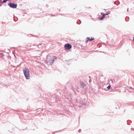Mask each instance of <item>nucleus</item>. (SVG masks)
I'll return each instance as SVG.
<instances>
[{"label":"nucleus","instance_id":"f257e3e1","mask_svg":"<svg viewBox=\"0 0 134 134\" xmlns=\"http://www.w3.org/2000/svg\"><path fill=\"white\" fill-rule=\"evenodd\" d=\"M23 73L26 79H30V71L29 69L25 67L23 69Z\"/></svg>","mask_w":134,"mask_h":134},{"label":"nucleus","instance_id":"f03ea898","mask_svg":"<svg viewBox=\"0 0 134 134\" xmlns=\"http://www.w3.org/2000/svg\"><path fill=\"white\" fill-rule=\"evenodd\" d=\"M64 47L66 49L69 50L72 48V46L70 44L67 43L64 45Z\"/></svg>","mask_w":134,"mask_h":134},{"label":"nucleus","instance_id":"7ed1b4c3","mask_svg":"<svg viewBox=\"0 0 134 134\" xmlns=\"http://www.w3.org/2000/svg\"><path fill=\"white\" fill-rule=\"evenodd\" d=\"M8 5L10 7L13 8H15L17 7V4L14 3H9L8 4Z\"/></svg>","mask_w":134,"mask_h":134},{"label":"nucleus","instance_id":"20e7f679","mask_svg":"<svg viewBox=\"0 0 134 134\" xmlns=\"http://www.w3.org/2000/svg\"><path fill=\"white\" fill-rule=\"evenodd\" d=\"M94 39V38L93 37H87V41H91L93 40Z\"/></svg>","mask_w":134,"mask_h":134},{"label":"nucleus","instance_id":"39448f33","mask_svg":"<svg viewBox=\"0 0 134 134\" xmlns=\"http://www.w3.org/2000/svg\"><path fill=\"white\" fill-rule=\"evenodd\" d=\"M80 85L81 86H82L83 88L84 86H85V85L83 82H81Z\"/></svg>","mask_w":134,"mask_h":134},{"label":"nucleus","instance_id":"423d86ee","mask_svg":"<svg viewBox=\"0 0 134 134\" xmlns=\"http://www.w3.org/2000/svg\"><path fill=\"white\" fill-rule=\"evenodd\" d=\"M4 56V55L2 53H0V57L2 58H3Z\"/></svg>","mask_w":134,"mask_h":134},{"label":"nucleus","instance_id":"0eeeda50","mask_svg":"<svg viewBox=\"0 0 134 134\" xmlns=\"http://www.w3.org/2000/svg\"><path fill=\"white\" fill-rule=\"evenodd\" d=\"M54 57V58H52L51 59V60H52V62L54 61V58L55 59H56V58H56L55 57Z\"/></svg>","mask_w":134,"mask_h":134},{"label":"nucleus","instance_id":"6e6552de","mask_svg":"<svg viewBox=\"0 0 134 134\" xmlns=\"http://www.w3.org/2000/svg\"><path fill=\"white\" fill-rule=\"evenodd\" d=\"M103 18L102 17H101L98 18L99 19L101 20H103Z\"/></svg>","mask_w":134,"mask_h":134},{"label":"nucleus","instance_id":"1a4fd4ad","mask_svg":"<svg viewBox=\"0 0 134 134\" xmlns=\"http://www.w3.org/2000/svg\"><path fill=\"white\" fill-rule=\"evenodd\" d=\"M111 87V86L110 85H109L107 87V88L108 90H109L110 89Z\"/></svg>","mask_w":134,"mask_h":134},{"label":"nucleus","instance_id":"9d476101","mask_svg":"<svg viewBox=\"0 0 134 134\" xmlns=\"http://www.w3.org/2000/svg\"><path fill=\"white\" fill-rule=\"evenodd\" d=\"M41 45H42V44H40V43L38 45V47L39 48H41Z\"/></svg>","mask_w":134,"mask_h":134},{"label":"nucleus","instance_id":"9b49d317","mask_svg":"<svg viewBox=\"0 0 134 134\" xmlns=\"http://www.w3.org/2000/svg\"><path fill=\"white\" fill-rule=\"evenodd\" d=\"M9 0H4V1H3V3H5L6 2L8 1Z\"/></svg>","mask_w":134,"mask_h":134},{"label":"nucleus","instance_id":"f8f14e48","mask_svg":"<svg viewBox=\"0 0 134 134\" xmlns=\"http://www.w3.org/2000/svg\"><path fill=\"white\" fill-rule=\"evenodd\" d=\"M105 15H106L105 14H103L102 17L103 18H104L105 17Z\"/></svg>","mask_w":134,"mask_h":134},{"label":"nucleus","instance_id":"ddd939ff","mask_svg":"<svg viewBox=\"0 0 134 134\" xmlns=\"http://www.w3.org/2000/svg\"><path fill=\"white\" fill-rule=\"evenodd\" d=\"M110 13V11L109 12L107 13H105V15H107L109 14Z\"/></svg>","mask_w":134,"mask_h":134},{"label":"nucleus","instance_id":"4468645a","mask_svg":"<svg viewBox=\"0 0 134 134\" xmlns=\"http://www.w3.org/2000/svg\"><path fill=\"white\" fill-rule=\"evenodd\" d=\"M110 81L112 82V83H113V80L111 79L110 80Z\"/></svg>","mask_w":134,"mask_h":134},{"label":"nucleus","instance_id":"2eb2a0df","mask_svg":"<svg viewBox=\"0 0 134 134\" xmlns=\"http://www.w3.org/2000/svg\"><path fill=\"white\" fill-rule=\"evenodd\" d=\"M81 129H79V131H78V132H79V133H80L81 132Z\"/></svg>","mask_w":134,"mask_h":134},{"label":"nucleus","instance_id":"dca6fc26","mask_svg":"<svg viewBox=\"0 0 134 134\" xmlns=\"http://www.w3.org/2000/svg\"><path fill=\"white\" fill-rule=\"evenodd\" d=\"M102 44L103 45H106V44H105V43H104V42H102Z\"/></svg>","mask_w":134,"mask_h":134},{"label":"nucleus","instance_id":"f3484780","mask_svg":"<svg viewBox=\"0 0 134 134\" xmlns=\"http://www.w3.org/2000/svg\"><path fill=\"white\" fill-rule=\"evenodd\" d=\"M91 79H90V80H89V82H91Z\"/></svg>","mask_w":134,"mask_h":134},{"label":"nucleus","instance_id":"a211bd4d","mask_svg":"<svg viewBox=\"0 0 134 134\" xmlns=\"http://www.w3.org/2000/svg\"><path fill=\"white\" fill-rule=\"evenodd\" d=\"M101 14H102V15H103V13H102Z\"/></svg>","mask_w":134,"mask_h":134},{"label":"nucleus","instance_id":"6ab92c4d","mask_svg":"<svg viewBox=\"0 0 134 134\" xmlns=\"http://www.w3.org/2000/svg\"><path fill=\"white\" fill-rule=\"evenodd\" d=\"M133 41H134V37H133Z\"/></svg>","mask_w":134,"mask_h":134}]
</instances>
